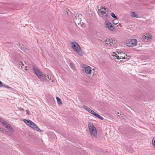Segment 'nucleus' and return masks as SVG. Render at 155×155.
I'll use <instances>...</instances> for the list:
<instances>
[{
	"instance_id": "obj_25",
	"label": "nucleus",
	"mask_w": 155,
	"mask_h": 155,
	"mask_svg": "<svg viewBox=\"0 0 155 155\" xmlns=\"http://www.w3.org/2000/svg\"><path fill=\"white\" fill-rule=\"evenodd\" d=\"M70 66L72 68H73L74 67V64H73L72 63H70Z\"/></svg>"
},
{
	"instance_id": "obj_8",
	"label": "nucleus",
	"mask_w": 155,
	"mask_h": 155,
	"mask_svg": "<svg viewBox=\"0 0 155 155\" xmlns=\"http://www.w3.org/2000/svg\"><path fill=\"white\" fill-rule=\"evenodd\" d=\"M38 78L42 81H45L51 79L50 78H49L48 75L47 74H41L39 75Z\"/></svg>"
},
{
	"instance_id": "obj_19",
	"label": "nucleus",
	"mask_w": 155,
	"mask_h": 155,
	"mask_svg": "<svg viewBox=\"0 0 155 155\" xmlns=\"http://www.w3.org/2000/svg\"><path fill=\"white\" fill-rule=\"evenodd\" d=\"M111 16L113 18L115 19H117V17L115 16V14L114 13H112L111 14Z\"/></svg>"
},
{
	"instance_id": "obj_9",
	"label": "nucleus",
	"mask_w": 155,
	"mask_h": 155,
	"mask_svg": "<svg viewBox=\"0 0 155 155\" xmlns=\"http://www.w3.org/2000/svg\"><path fill=\"white\" fill-rule=\"evenodd\" d=\"M113 41L111 39H104L103 42L105 43V45H107L109 47H110L113 45Z\"/></svg>"
},
{
	"instance_id": "obj_14",
	"label": "nucleus",
	"mask_w": 155,
	"mask_h": 155,
	"mask_svg": "<svg viewBox=\"0 0 155 155\" xmlns=\"http://www.w3.org/2000/svg\"><path fill=\"white\" fill-rule=\"evenodd\" d=\"M131 16L136 18H138V15L134 12H133L130 13Z\"/></svg>"
},
{
	"instance_id": "obj_32",
	"label": "nucleus",
	"mask_w": 155,
	"mask_h": 155,
	"mask_svg": "<svg viewBox=\"0 0 155 155\" xmlns=\"http://www.w3.org/2000/svg\"><path fill=\"white\" fill-rule=\"evenodd\" d=\"M94 75V74H93V75Z\"/></svg>"
},
{
	"instance_id": "obj_7",
	"label": "nucleus",
	"mask_w": 155,
	"mask_h": 155,
	"mask_svg": "<svg viewBox=\"0 0 155 155\" xmlns=\"http://www.w3.org/2000/svg\"><path fill=\"white\" fill-rule=\"evenodd\" d=\"M75 17H74V22L76 25L81 24V16L78 13L75 14L74 15Z\"/></svg>"
},
{
	"instance_id": "obj_4",
	"label": "nucleus",
	"mask_w": 155,
	"mask_h": 155,
	"mask_svg": "<svg viewBox=\"0 0 155 155\" xmlns=\"http://www.w3.org/2000/svg\"><path fill=\"white\" fill-rule=\"evenodd\" d=\"M89 130L91 135L93 137H96L97 133L96 130L93 124L90 122L88 124Z\"/></svg>"
},
{
	"instance_id": "obj_18",
	"label": "nucleus",
	"mask_w": 155,
	"mask_h": 155,
	"mask_svg": "<svg viewBox=\"0 0 155 155\" xmlns=\"http://www.w3.org/2000/svg\"><path fill=\"white\" fill-rule=\"evenodd\" d=\"M19 46H20L21 49L23 50L24 51H25L26 50H27V49L26 48H25L24 47H23H23H22L21 46V45L20 43H19Z\"/></svg>"
},
{
	"instance_id": "obj_5",
	"label": "nucleus",
	"mask_w": 155,
	"mask_h": 155,
	"mask_svg": "<svg viewBox=\"0 0 155 155\" xmlns=\"http://www.w3.org/2000/svg\"><path fill=\"white\" fill-rule=\"evenodd\" d=\"M120 53H118L117 54L116 52H113L112 54V56L114 57V58L117 59L118 60H120V61L124 62L127 60V58L126 57H124L121 55Z\"/></svg>"
},
{
	"instance_id": "obj_23",
	"label": "nucleus",
	"mask_w": 155,
	"mask_h": 155,
	"mask_svg": "<svg viewBox=\"0 0 155 155\" xmlns=\"http://www.w3.org/2000/svg\"><path fill=\"white\" fill-rule=\"evenodd\" d=\"M90 113H91V114H92L93 115H94V116L95 115V114H96L95 112L94 111H93L92 110H91Z\"/></svg>"
},
{
	"instance_id": "obj_2",
	"label": "nucleus",
	"mask_w": 155,
	"mask_h": 155,
	"mask_svg": "<svg viewBox=\"0 0 155 155\" xmlns=\"http://www.w3.org/2000/svg\"><path fill=\"white\" fill-rule=\"evenodd\" d=\"M71 47L80 56L82 55V53L81 50V47L77 42L75 41L72 42L71 43Z\"/></svg>"
},
{
	"instance_id": "obj_12",
	"label": "nucleus",
	"mask_w": 155,
	"mask_h": 155,
	"mask_svg": "<svg viewBox=\"0 0 155 155\" xmlns=\"http://www.w3.org/2000/svg\"><path fill=\"white\" fill-rule=\"evenodd\" d=\"M105 27L112 31L114 29V28L113 27L112 24L109 22H107L106 23Z\"/></svg>"
},
{
	"instance_id": "obj_15",
	"label": "nucleus",
	"mask_w": 155,
	"mask_h": 155,
	"mask_svg": "<svg viewBox=\"0 0 155 155\" xmlns=\"http://www.w3.org/2000/svg\"><path fill=\"white\" fill-rule=\"evenodd\" d=\"M83 108L87 111L89 113L91 111V109H90L88 107L85 105L83 106Z\"/></svg>"
},
{
	"instance_id": "obj_11",
	"label": "nucleus",
	"mask_w": 155,
	"mask_h": 155,
	"mask_svg": "<svg viewBox=\"0 0 155 155\" xmlns=\"http://www.w3.org/2000/svg\"><path fill=\"white\" fill-rule=\"evenodd\" d=\"M33 69L36 75L38 78L39 77V75H40L41 74V73L36 67H33Z\"/></svg>"
},
{
	"instance_id": "obj_6",
	"label": "nucleus",
	"mask_w": 155,
	"mask_h": 155,
	"mask_svg": "<svg viewBox=\"0 0 155 155\" xmlns=\"http://www.w3.org/2000/svg\"><path fill=\"white\" fill-rule=\"evenodd\" d=\"M137 41L135 39H128L126 41V45L129 47L136 46L137 44Z\"/></svg>"
},
{
	"instance_id": "obj_3",
	"label": "nucleus",
	"mask_w": 155,
	"mask_h": 155,
	"mask_svg": "<svg viewBox=\"0 0 155 155\" xmlns=\"http://www.w3.org/2000/svg\"><path fill=\"white\" fill-rule=\"evenodd\" d=\"M23 121L26 123L27 125L33 128L34 129L36 130L38 132H40L41 130L33 122L30 120H27L24 119Z\"/></svg>"
},
{
	"instance_id": "obj_17",
	"label": "nucleus",
	"mask_w": 155,
	"mask_h": 155,
	"mask_svg": "<svg viewBox=\"0 0 155 155\" xmlns=\"http://www.w3.org/2000/svg\"><path fill=\"white\" fill-rule=\"evenodd\" d=\"M57 102L58 104H61L62 103L61 99L58 97H56Z\"/></svg>"
},
{
	"instance_id": "obj_20",
	"label": "nucleus",
	"mask_w": 155,
	"mask_h": 155,
	"mask_svg": "<svg viewBox=\"0 0 155 155\" xmlns=\"http://www.w3.org/2000/svg\"><path fill=\"white\" fill-rule=\"evenodd\" d=\"M0 122H1L3 125L5 124L6 122L5 120L2 118H0Z\"/></svg>"
},
{
	"instance_id": "obj_21",
	"label": "nucleus",
	"mask_w": 155,
	"mask_h": 155,
	"mask_svg": "<svg viewBox=\"0 0 155 155\" xmlns=\"http://www.w3.org/2000/svg\"><path fill=\"white\" fill-rule=\"evenodd\" d=\"M152 144L153 147H155V138L152 139Z\"/></svg>"
},
{
	"instance_id": "obj_31",
	"label": "nucleus",
	"mask_w": 155,
	"mask_h": 155,
	"mask_svg": "<svg viewBox=\"0 0 155 155\" xmlns=\"http://www.w3.org/2000/svg\"><path fill=\"white\" fill-rule=\"evenodd\" d=\"M150 38L148 37V39H149Z\"/></svg>"
},
{
	"instance_id": "obj_13",
	"label": "nucleus",
	"mask_w": 155,
	"mask_h": 155,
	"mask_svg": "<svg viewBox=\"0 0 155 155\" xmlns=\"http://www.w3.org/2000/svg\"><path fill=\"white\" fill-rule=\"evenodd\" d=\"M4 126L8 129H9L11 131H13V130L11 126L7 123H5V124H3Z\"/></svg>"
},
{
	"instance_id": "obj_27",
	"label": "nucleus",
	"mask_w": 155,
	"mask_h": 155,
	"mask_svg": "<svg viewBox=\"0 0 155 155\" xmlns=\"http://www.w3.org/2000/svg\"><path fill=\"white\" fill-rule=\"evenodd\" d=\"M2 87V82L0 81V87Z\"/></svg>"
},
{
	"instance_id": "obj_1",
	"label": "nucleus",
	"mask_w": 155,
	"mask_h": 155,
	"mask_svg": "<svg viewBox=\"0 0 155 155\" xmlns=\"http://www.w3.org/2000/svg\"><path fill=\"white\" fill-rule=\"evenodd\" d=\"M97 11L99 16L107 20L110 17V10L107 8L102 7Z\"/></svg>"
},
{
	"instance_id": "obj_10",
	"label": "nucleus",
	"mask_w": 155,
	"mask_h": 155,
	"mask_svg": "<svg viewBox=\"0 0 155 155\" xmlns=\"http://www.w3.org/2000/svg\"><path fill=\"white\" fill-rule=\"evenodd\" d=\"M85 72L87 74L91 75V68L89 66L85 67L84 68Z\"/></svg>"
},
{
	"instance_id": "obj_26",
	"label": "nucleus",
	"mask_w": 155,
	"mask_h": 155,
	"mask_svg": "<svg viewBox=\"0 0 155 155\" xmlns=\"http://www.w3.org/2000/svg\"><path fill=\"white\" fill-rule=\"evenodd\" d=\"M19 65H21V67L23 66H24V64L22 63V62H20V63L19 64Z\"/></svg>"
},
{
	"instance_id": "obj_30",
	"label": "nucleus",
	"mask_w": 155,
	"mask_h": 155,
	"mask_svg": "<svg viewBox=\"0 0 155 155\" xmlns=\"http://www.w3.org/2000/svg\"><path fill=\"white\" fill-rule=\"evenodd\" d=\"M27 114H29L28 113V110H27Z\"/></svg>"
},
{
	"instance_id": "obj_29",
	"label": "nucleus",
	"mask_w": 155,
	"mask_h": 155,
	"mask_svg": "<svg viewBox=\"0 0 155 155\" xmlns=\"http://www.w3.org/2000/svg\"><path fill=\"white\" fill-rule=\"evenodd\" d=\"M20 109H21V110H23V108H21Z\"/></svg>"
},
{
	"instance_id": "obj_16",
	"label": "nucleus",
	"mask_w": 155,
	"mask_h": 155,
	"mask_svg": "<svg viewBox=\"0 0 155 155\" xmlns=\"http://www.w3.org/2000/svg\"><path fill=\"white\" fill-rule=\"evenodd\" d=\"M95 116H96V117L100 119L101 120H103V118L102 117L99 115V114H95V115H94Z\"/></svg>"
},
{
	"instance_id": "obj_28",
	"label": "nucleus",
	"mask_w": 155,
	"mask_h": 155,
	"mask_svg": "<svg viewBox=\"0 0 155 155\" xmlns=\"http://www.w3.org/2000/svg\"><path fill=\"white\" fill-rule=\"evenodd\" d=\"M25 71H27V69H26V68H27V67L26 66H25Z\"/></svg>"
},
{
	"instance_id": "obj_22",
	"label": "nucleus",
	"mask_w": 155,
	"mask_h": 155,
	"mask_svg": "<svg viewBox=\"0 0 155 155\" xmlns=\"http://www.w3.org/2000/svg\"><path fill=\"white\" fill-rule=\"evenodd\" d=\"M113 24L115 25H116L118 23V21L116 20H114L113 21Z\"/></svg>"
},
{
	"instance_id": "obj_24",
	"label": "nucleus",
	"mask_w": 155,
	"mask_h": 155,
	"mask_svg": "<svg viewBox=\"0 0 155 155\" xmlns=\"http://www.w3.org/2000/svg\"><path fill=\"white\" fill-rule=\"evenodd\" d=\"M2 87H5L6 88H8V86L7 85H5V84L2 85Z\"/></svg>"
}]
</instances>
